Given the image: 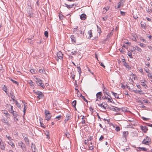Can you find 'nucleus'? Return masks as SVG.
<instances>
[{"label":"nucleus","mask_w":152,"mask_h":152,"mask_svg":"<svg viewBox=\"0 0 152 152\" xmlns=\"http://www.w3.org/2000/svg\"><path fill=\"white\" fill-rule=\"evenodd\" d=\"M34 77L36 80V83L38 85L41 86L43 88H44L45 87L44 83L42 82V81L40 79L37 77L35 76H34Z\"/></svg>","instance_id":"1"},{"label":"nucleus","mask_w":152,"mask_h":152,"mask_svg":"<svg viewBox=\"0 0 152 152\" xmlns=\"http://www.w3.org/2000/svg\"><path fill=\"white\" fill-rule=\"evenodd\" d=\"M98 104V105L102 110H105L106 107L107 106V103H105L104 102H103L101 103H97Z\"/></svg>","instance_id":"2"},{"label":"nucleus","mask_w":152,"mask_h":152,"mask_svg":"<svg viewBox=\"0 0 152 152\" xmlns=\"http://www.w3.org/2000/svg\"><path fill=\"white\" fill-rule=\"evenodd\" d=\"M151 141V139L149 138L148 137H146L144 139L142 142V143L143 144L149 145V143Z\"/></svg>","instance_id":"3"},{"label":"nucleus","mask_w":152,"mask_h":152,"mask_svg":"<svg viewBox=\"0 0 152 152\" xmlns=\"http://www.w3.org/2000/svg\"><path fill=\"white\" fill-rule=\"evenodd\" d=\"M45 119L48 121L50 120L51 117V114L47 110H45Z\"/></svg>","instance_id":"4"},{"label":"nucleus","mask_w":152,"mask_h":152,"mask_svg":"<svg viewBox=\"0 0 152 152\" xmlns=\"http://www.w3.org/2000/svg\"><path fill=\"white\" fill-rule=\"evenodd\" d=\"M63 54L61 51H59L58 52L57 54V57H56V60L58 61L59 59L62 60L63 58Z\"/></svg>","instance_id":"5"},{"label":"nucleus","mask_w":152,"mask_h":152,"mask_svg":"<svg viewBox=\"0 0 152 152\" xmlns=\"http://www.w3.org/2000/svg\"><path fill=\"white\" fill-rule=\"evenodd\" d=\"M110 110L117 112H119L121 111V108L117 107L111 106L109 108Z\"/></svg>","instance_id":"6"},{"label":"nucleus","mask_w":152,"mask_h":152,"mask_svg":"<svg viewBox=\"0 0 152 152\" xmlns=\"http://www.w3.org/2000/svg\"><path fill=\"white\" fill-rule=\"evenodd\" d=\"M107 91V90H106V91H104V90H103L104 95H103L102 96V98L103 99H107V98L109 96V95H108V92Z\"/></svg>","instance_id":"7"},{"label":"nucleus","mask_w":152,"mask_h":152,"mask_svg":"<svg viewBox=\"0 0 152 152\" xmlns=\"http://www.w3.org/2000/svg\"><path fill=\"white\" fill-rule=\"evenodd\" d=\"M19 146H20L23 150H25L26 148L25 144L22 141L19 142L18 143Z\"/></svg>","instance_id":"8"},{"label":"nucleus","mask_w":152,"mask_h":152,"mask_svg":"<svg viewBox=\"0 0 152 152\" xmlns=\"http://www.w3.org/2000/svg\"><path fill=\"white\" fill-rule=\"evenodd\" d=\"M37 94L38 95L37 97L39 99H41L43 97V96L42 92L38 91L36 92Z\"/></svg>","instance_id":"9"},{"label":"nucleus","mask_w":152,"mask_h":152,"mask_svg":"<svg viewBox=\"0 0 152 152\" xmlns=\"http://www.w3.org/2000/svg\"><path fill=\"white\" fill-rule=\"evenodd\" d=\"M123 63L124 66H125L126 68L128 69H130L131 67L129 66V65L126 62L125 59L123 60Z\"/></svg>","instance_id":"10"},{"label":"nucleus","mask_w":152,"mask_h":152,"mask_svg":"<svg viewBox=\"0 0 152 152\" xmlns=\"http://www.w3.org/2000/svg\"><path fill=\"white\" fill-rule=\"evenodd\" d=\"M128 134L129 132L128 131H124L123 132L122 136L126 139Z\"/></svg>","instance_id":"11"},{"label":"nucleus","mask_w":152,"mask_h":152,"mask_svg":"<svg viewBox=\"0 0 152 152\" xmlns=\"http://www.w3.org/2000/svg\"><path fill=\"white\" fill-rule=\"evenodd\" d=\"M70 37L72 42L73 43H75L76 40L75 36L74 35H71Z\"/></svg>","instance_id":"12"},{"label":"nucleus","mask_w":152,"mask_h":152,"mask_svg":"<svg viewBox=\"0 0 152 152\" xmlns=\"http://www.w3.org/2000/svg\"><path fill=\"white\" fill-rule=\"evenodd\" d=\"M22 102L23 104L24 109H23V112L24 114L25 113L27 108V103H26L25 102H24L22 101Z\"/></svg>","instance_id":"13"},{"label":"nucleus","mask_w":152,"mask_h":152,"mask_svg":"<svg viewBox=\"0 0 152 152\" xmlns=\"http://www.w3.org/2000/svg\"><path fill=\"white\" fill-rule=\"evenodd\" d=\"M28 83L29 84L31 88H34V83L31 80L28 81Z\"/></svg>","instance_id":"14"},{"label":"nucleus","mask_w":152,"mask_h":152,"mask_svg":"<svg viewBox=\"0 0 152 152\" xmlns=\"http://www.w3.org/2000/svg\"><path fill=\"white\" fill-rule=\"evenodd\" d=\"M140 128L145 132H146L148 130L147 128L145 126H140Z\"/></svg>","instance_id":"15"},{"label":"nucleus","mask_w":152,"mask_h":152,"mask_svg":"<svg viewBox=\"0 0 152 152\" xmlns=\"http://www.w3.org/2000/svg\"><path fill=\"white\" fill-rule=\"evenodd\" d=\"M133 91L136 94L139 93L140 95L144 94V93L141 89H140V90H134Z\"/></svg>","instance_id":"16"},{"label":"nucleus","mask_w":152,"mask_h":152,"mask_svg":"<svg viewBox=\"0 0 152 152\" xmlns=\"http://www.w3.org/2000/svg\"><path fill=\"white\" fill-rule=\"evenodd\" d=\"M102 96V93L101 92H99L97 93L96 94V96L97 99L101 100V98Z\"/></svg>","instance_id":"17"},{"label":"nucleus","mask_w":152,"mask_h":152,"mask_svg":"<svg viewBox=\"0 0 152 152\" xmlns=\"http://www.w3.org/2000/svg\"><path fill=\"white\" fill-rule=\"evenodd\" d=\"M137 150L138 151H147V149L145 147H138L137 148Z\"/></svg>","instance_id":"18"},{"label":"nucleus","mask_w":152,"mask_h":152,"mask_svg":"<svg viewBox=\"0 0 152 152\" xmlns=\"http://www.w3.org/2000/svg\"><path fill=\"white\" fill-rule=\"evenodd\" d=\"M134 49L137 50L139 53H141L142 52V49L138 46H136L134 48Z\"/></svg>","instance_id":"19"},{"label":"nucleus","mask_w":152,"mask_h":152,"mask_svg":"<svg viewBox=\"0 0 152 152\" xmlns=\"http://www.w3.org/2000/svg\"><path fill=\"white\" fill-rule=\"evenodd\" d=\"M13 140H11L8 142V143L10 145L12 148L15 147V145L13 142Z\"/></svg>","instance_id":"20"},{"label":"nucleus","mask_w":152,"mask_h":152,"mask_svg":"<svg viewBox=\"0 0 152 152\" xmlns=\"http://www.w3.org/2000/svg\"><path fill=\"white\" fill-rule=\"evenodd\" d=\"M125 2H123L121 0L118 3V6L117 7L118 8L121 7L122 6H123V4Z\"/></svg>","instance_id":"21"},{"label":"nucleus","mask_w":152,"mask_h":152,"mask_svg":"<svg viewBox=\"0 0 152 152\" xmlns=\"http://www.w3.org/2000/svg\"><path fill=\"white\" fill-rule=\"evenodd\" d=\"M2 113L6 115V116L10 118V114L6 110H3Z\"/></svg>","instance_id":"22"},{"label":"nucleus","mask_w":152,"mask_h":152,"mask_svg":"<svg viewBox=\"0 0 152 152\" xmlns=\"http://www.w3.org/2000/svg\"><path fill=\"white\" fill-rule=\"evenodd\" d=\"M86 18V15L85 14H83L80 16V18L82 20H85Z\"/></svg>","instance_id":"23"},{"label":"nucleus","mask_w":152,"mask_h":152,"mask_svg":"<svg viewBox=\"0 0 152 152\" xmlns=\"http://www.w3.org/2000/svg\"><path fill=\"white\" fill-rule=\"evenodd\" d=\"M2 89L4 91L6 94H7L8 92L7 91V87L5 85H3L2 87Z\"/></svg>","instance_id":"24"},{"label":"nucleus","mask_w":152,"mask_h":152,"mask_svg":"<svg viewBox=\"0 0 152 152\" xmlns=\"http://www.w3.org/2000/svg\"><path fill=\"white\" fill-rule=\"evenodd\" d=\"M107 102H110L111 103H113V100L112 99L111 97L110 96H108V97L107 98Z\"/></svg>","instance_id":"25"},{"label":"nucleus","mask_w":152,"mask_h":152,"mask_svg":"<svg viewBox=\"0 0 152 152\" xmlns=\"http://www.w3.org/2000/svg\"><path fill=\"white\" fill-rule=\"evenodd\" d=\"M121 108V111L124 112H128L129 111L128 110V108L126 107H124Z\"/></svg>","instance_id":"26"},{"label":"nucleus","mask_w":152,"mask_h":152,"mask_svg":"<svg viewBox=\"0 0 152 152\" xmlns=\"http://www.w3.org/2000/svg\"><path fill=\"white\" fill-rule=\"evenodd\" d=\"M11 113L12 114L14 118H16L17 116H18L17 113L14 110L12 112H11Z\"/></svg>","instance_id":"27"},{"label":"nucleus","mask_w":152,"mask_h":152,"mask_svg":"<svg viewBox=\"0 0 152 152\" xmlns=\"http://www.w3.org/2000/svg\"><path fill=\"white\" fill-rule=\"evenodd\" d=\"M8 107V110L11 113V112L13 111L14 110L13 109V106L10 104H9Z\"/></svg>","instance_id":"28"},{"label":"nucleus","mask_w":152,"mask_h":152,"mask_svg":"<svg viewBox=\"0 0 152 152\" xmlns=\"http://www.w3.org/2000/svg\"><path fill=\"white\" fill-rule=\"evenodd\" d=\"M88 33L89 35V37H88V38L89 39H90L92 37V30L89 31Z\"/></svg>","instance_id":"29"},{"label":"nucleus","mask_w":152,"mask_h":152,"mask_svg":"<svg viewBox=\"0 0 152 152\" xmlns=\"http://www.w3.org/2000/svg\"><path fill=\"white\" fill-rule=\"evenodd\" d=\"M136 37V35L134 34L132 35V39L133 40L136 42L137 41Z\"/></svg>","instance_id":"30"},{"label":"nucleus","mask_w":152,"mask_h":152,"mask_svg":"<svg viewBox=\"0 0 152 152\" xmlns=\"http://www.w3.org/2000/svg\"><path fill=\"white\" fill-rule=\"evenodd\" d=\"M145 83V82H142V83L141 84L142 86L144 87L145 89H147V88H148V87L146 84Z\"/></svg>","instance_id":"31"},{"label":"nucleus","mask_w":152,"mask_h":152,"mask_svg":"<svg viewBox=\"0 0 152 152\" xmlns=\"http://www.w3.org/2000/svg\"><path fill=\"white\" fill-rule=\"evenodd\" d=\"M16 104V105L17 107L19 108H21V105L19 103L18 101L17 100H14Z\"/></svg>","instance_id":"32"},{"label":"nucleus","mask_w":152,"mask_h":152,"mask_svg":"<svg viewBox=\"0 0 152 152\" xmlns=\"http://www.w3.org/2000/svg\"><path fill=\"white\" fill-rule=\"evenodd\" d=\"M112 93L114 95L115 97L116 98H117V99H119V95L118 94H117L114 93L113 92H112Z\"/></svg>","instance_id":"33"},{"label":"nucleus","mask_w":152,"mask_h":152,"mask_svg":"<svg viewBox=\"0 0 152 152\" xmlns=\"http://www.w3.org/2000/svg\"><path fill=\"white\" fill-rule=\"evenodd\" d=\"M139 45L140 47L142 48H145L146 46V45L142 43H140L139 44Z\"/></svg>","instance_id":"34"},{"label":"nucleus","mask_w":152,"mask_h":152,"mask_svg":"<svg viewBox=\"0 0 152 152\" xmlns=\"http://www.w3.org/2000/svg\"><path fill=\"white\" fill-rule=\"evenodd\" d=\"M127 120L128 121L131 122H134V118L129 117H128V118L127 119Z\"/></svg>","instance_id":"35"},{"label":"nucleus","mask_w":152,"mask_h":152,"mask_svg":"<svg viewBox=\"0 0 152 152\" xmlns=\"http://www.w3.org/2000/svg\"><path fill=\"white\" fill-rule=\"evenodd\" d=\"M30 72L32 74H36V70L34 69H31L30 71Z\"/></svg>","instance_id":"36"},{"label":"nucleus","mask_w":152,"mask_h":152,"mask_svg":"<svg viewBox=\"0 0 152 152\" xmlns=\"http://www.w3.org/2000/svg\"><path fill=\"white\" fill-rule=\"evenodd\" d=\"M9 79H10V80L12 81L13 83L16 84H17V85H18L19 83L17 82L16 81L14 80H13L12 79H11L10 78H9Z\"/></svg>","instance_id":"37"},{"label":"nucleus","mask_w":152,"mask_h":152,"mask_svg":"<svg viewBox=\"0 0 152 152\" xmlns=\"http://www.w3.org/2000/svg\"><path fill=\"white\" fill-rule=\"evenodd\" d=\"M66 7L69 8H72L73 7V4H71V5H68L67 4H65Z\"/></svg>","instance_id":"38"},{"label":"nucleus","mask_w":152,"mask_h":152,"mask_svg":"<svg viewBox=\"0 0 152 152\" xmlns=\"http://www.w3.org/2000/svg\"><path fill=\"white\" fill-rule=\"evenodd\" d=\"M76 104V101L74 100L73 101L72 103V104L73 106L75 108H76L75 106Z\"/></svg>","instance_id":"39"},{"label":"nucleus","mask_w":152,"mask_h":152,"mask_svg":"<svg viewBox=\"0 0 152 152\" xmlns=\"http://www.w3.org/2000/svg\"><path fill=\"white\" fill-rule=\"evenodd\" d=\"M0 143L1 145V149L3 150L5 148V146L4 145V144L2 143H1V142H0Z\"/></svg>","instance_id":"40"},{"label":"nucleus","mask_w":152,"mask_h":152,"mask_svg":"<svg viewBox=\"0 0 152 152\" xmlns=\"http://www.w3.org/2000/svg\"><path fill=\"white\" fill-rule=\"evenodd\" d=\"M6 137H7V139L9 140V141L11 140H13V139H12L11 137L10 136H7V135H6Z\"/></svg>","instance_id":"41"},{"label":"nucleus","mask_w":152,"mask_h":152,"mask_svg":"<svg viewBox=\"0 0 152 152\" xmlns=\"http://www.w3.org/2000/svg\"><path fill=\"white\" fill-rule=\"evenodd\" d=\"M148 73L147 75L148 78L152 77V73H150L149 72Z\"/></svg>","instance_id":"42"},{"label":"nucleus","mask_w":152,"mask_h":152,"mask_svg":"<svg viewBox=\"0 0 152 152\" xmlns=\"http://www.w3.org/2000/svg\"><path fill=\"white\" fill-rule=\"evenodd\" d=\"M120 130V127L118 126H116L115 127V130L117 132L119 131Z\"/></svg>","instance_id":"43"},{"label":"nucleus","mask_w":152,"mask_h":152,"mask_svg":"<svg viewBox=\"0 0 152 152\" xmlns=\"http://www.w3.org/2000/svg\"><path fill=\"white\" fill-rule=\"evenodd\" d=\"M139 39L142 42H146L145 40L142 37H140Z\"/></svg>","instance_id":"44"},{"label":"nucleus","mask_w":152,"mask_h":152,"mask_svg":"<svg viewBox=\"0 0 152 152\" xmlns=\"http://www.w3.org/2000/svg\"><path fill=\"white\" fill-rule=\"evenodd\" d=\"M109 8H110L109 6H107L106 7H104L103 9V10H105L107 12V11H108L109 9Z\"/></svg>","instance_id":"45"},{"label":"nucleus","mask_w":152,"mask_h":152,"mask_svg":"<svg viewBox=\"0 0 152 152\" xmlns=\"http://www.w3.org/2000/svg\"><path fill=\"white\" fill-rule=\"evenodd\" d=\"M44 72H45V71L43 69H41L39 70V72L41 73H43Z\"/></svg>","instance_id":"46"},{"label":"nucleus","mask_w":152,"mask_h":152,"mask_svg":"<svg viewBox=\"0 0 152 152\" xmlns=\"http://www.w3.org/2000/svg\"><path fill=\"white\" fill-rule=\"evenodd\" d=\"M14 118V121L15 122H16L19 121V118L18 116H17L16 118Z\"/></svg>","instance_id":"47"},{"label":"nucleus","mask_w":152,"mask_h":152,"mask_svg":"<svg viewBox=\"0 0 152 152\" xmlns=\"http://www.w3.org/2000/svg\"><path fill=\"white\" fill-rule=\"evenodd\" d=\"M31 11H32L31 9V7H30V8H29L27 10V12L29 14H30V13L31 12Z\"/></svg>","instance_id":"48"},{"label":"nucleus","mask_w":152,"mask_h":152,"mask_svg":"<svg viewBox=\"0 0 152 152\" xmlns=\"http://www.w3.org/2000/svg\"><path fill=\"white\" fill-rule=\"evenodd\" d=\"M45 36L47 38L48 37V33L47 31H45L44 32Z\"/></svg>","instance_id":"49"},{"label":"nucleus","mask_w":152,"mask_h":152,"mask_svg":"<svg viewBox=\"0 0 152 152\" xmlns=\"http://www.w3.org/2000/svg\"><path fill=\"white\" fill-rule=\"evenodd\" d=\"M107 19V16H105L103 17L102 19V21H104L106 20Z\"/></svg>","instance_id":"50"},{"label":"nucleus","mask_w":152,"mask_h":152,"mask_svg":"<svg viewBox=\"0 0 152 152\" xmlns=\"http://www.w3.org/2000/svg\"><path fill=\"white\" fill-rule=\"evenodd\" d=\"M61 115H60L59 116H57L56 117V119H58V120H59L61 119Z\"/></svg>","instance_id":"51"},{"label":"nucleus","mask_w":152,"mask_h":152,"mask_svg":"<svg viewBox=\"0 0 152 152\" xmlns=\"http://www.w3.org/2000/svg\"><path fill=\"white\" fill-rule=\"evenodd\" d=\"M144 70L147 73L149 72V70L147 67L145 68Z\"/></svg>","instance_id":"52"},{"label":"nucleus","mask_w":152,"mask_h":152,"mask_svg":"<svg viewBox=\"0 0 152 152\" xmlns=\"http://www.w3.org/2000/svg\"><path fill=\"white\" fill-rule=\"evenodd\" d=\"M139 71L141 73L142 75L144 74V73L143 72V70L141 68L139 69Z\"/></svg>","instance_id":"53"},{"label":"nucleus","mask_w":152,"mask_h":152,"mask_svg":"<svg viewBox=\"0 0 152 152\" xmlns=\"http://www.w3.org/2000/svg\"><path fill=\"white\" fill-rule=\"evenodd\" d=\"M24 140L26 142H28L29 141V139L27 137H25L24 138Z\"/></svg>","instance_id":"54"},{"label":"nucleus","mask_w":152,"mask_h":152,"mask_svg":"<svg viewBox=\"0 0 152 152\" xmlns=\"http://www.w3.org/2000/svg\"><path fill=\"white\" fill-rule=\"evenodd\" d=\"M139 81L140 82L141 84L142 83V82H147L146 81V80L145 79H142V80H140Z\"/></svg>","instance_id":"55"},{"label":"nucleus","mask_w":152,"mask_h":152,"mask_svg":"<svg viewBox=\"0 0 152 152\" xmlns=\"http://www.w3.org/2000/svg\"><path fill=\"white\" fill-rule=\"evenodd\" d=\"M128 55L131 58H132V54L131 53H129L128 54Z\"/></svg>","instance_id":"56"},{"label":"nucleus","mask_w":152,"mask_h":152,"mask_svg":"<svg viewBox=\"0 0 152 152\" xmlns=\"http://www.w3.org/2000/svg\"><path fill=\"white\" fill-rule=\"evenodd\" d=\"M120 14L122 15H124L125 14V12H123L121 11H120Z\"/></svg>","instance_id":"57"},{"label":"nucleus","mask_w":152,"mask_h":152,"mask_svg":"<svg viewBox=\"0 0 152 152\" xmlns=\"http://www.w3.org/2000/svg\"><path fill=\"white\" fill-rule=\"evenodd\" d=\"M104 137L103 136L101 135L99 138V140L100 141H101L102 140L104 139Z\"/></svg>","instance_id":"58"},{"label":"nucleus","mask_w":152,"mask_h":152,"mask_svg":"<svg viewBox=\"0 0 152 152\" xmlns=\"http://www.w3.org/2000/svg\"><path fill=\"white\" fill-rule=\"evenodd\" d=\"M99 63L101 66H102L104 68L105 67V66L104 65V64L103 63L101 62V63Z\"/></svg>","instance_id":"59"},{"label":"nucleus","mask_w":152,"mask_h":152,"mask_svg":"<svg viewBox=\"0 0 152 152\" xmlns=\"http://www.w3.org/2000/svg\"><path fill=\"white\" fill-rule=\"evenodd\" d=\"M40 124L42 127L45 128V127L44 126V124L40 122Z\"/></svg>","instance_id":"60"},{"label":"nucleus","mask_w":152,"mask_h":152,"mask_svg":"<svg viewBox=\"0 0 152 152\" xmlns=\"http://www.w3.org/2000/svg\"><path fill=\"white\" fill-rule=\"evenodd\" d=\"M92 139L91 136H90L88 140V141H91Z\"/></svg>","instance_id":"61"},{"label":"nucleus","mask_w":152,"mask_h":152,"mask_svg":"<svg viewBox=\"0 0 152 152\" xmlns=\"http://www.w3.org/2000/svg\"><path fill=\"white\" fill-rule=\"evenodd\" d=\"M89 110L90 111L92 112H93L94 109L91 107H89Z\"/></svg>","instance_id":"62"},{"label":"nucleus","mask_w":152,"mask_h":152,"mask_svg":"<svg viewBox=\"0 0 152 152\" xmlns=\"http://www.w3.org/2000/svg\"><path fill=\"white\" fill-rule=\"evenodd\" d=\"M71 53H72V54H73V55H75V54L77 52L76 51H74L73 52V51Z\"/></svg>","instance_id":"63"},{"label":"nucleus","mask_w":152,"mask_h":152,"mask_svg":"<svg viewBox=\"0 0 152 152\" xmlns=\"http://www.w3.org/2000/svg\"><path fill=\"white\" fill-rule=\"evenodd\" d=\"M148 47L149 49L152 50V47L151 45L148 46Z\"/></svg>","instance_id":"64"}]
</instances>
